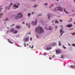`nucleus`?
Listing matches in <instances>:
<instances>
[{"label": "nucleus", "mask_w": 75, "mask_h": 75, "mask_svg": "<svg viewBox=\"0 0 75 75\" xmlns=\"http://www.w3.org/2000/svg\"><path fill=\"white\" fill-rule=\"evenodd\" d=\"M1 10H0V12H1Z\"/></svg>", "instance_id": "0e129e2a"}, {"label": "nucleus", "mask_w": 75, "mask_h": 75, "mask_svg": "<svg viewBox=\"0 0 75 75\" xmlns=\"http://www.w3.org/2000/svg\"><path fill=\"white\" fill-rule=\"evenodd\" d=\"M46 55V53L45 52L44 53V55Z\"/></svg>", "instance_id": "ea45409f"}, {"label": "nucleus", "mask_w": 75, "mask_h": 75, "mask_svg": "<svg viewBox=\"0 0 75 75\" xmlns=\"http://www.w3.org/2000/svg\"><path fill=\"white\" fill-rule=\"evenodd\" d=\"M18 5H16V4H14V6H13V8L15 9L16 8H18Z\"/></svg>", "instance_id": "6e6552de"}, {"label": "nucleus", "mask_w": 75, "mask_h": 75, "mask_svg": "<svg viewBox=\"0 0 75 75\" xmlns=\"http://www.w3.org/2000/svg\"><path fill=\"white\" fill-rule=\"evenodd\" d=\"M71 34H72V35H74L75 34V33H71Z\"/></svg>", "instance_id": "bb28decb"}, {"label": "nucleus", "mask_w": 75, "mask_h": 75, "mask_svg": "<svg viewBox=\"0 0 75 75\" xmlns=\"http://www.w3.org/2000/svg\"><path fill=\"white\" fill-rule=\"evenodd\" d=\"M55 45H56V43L55 42L48 45H47V50H51L52 48L51 47H54V46H55Z\"/></svg>", "instance_id": "f03ea898"}, {"label": "nucleus", "mask_w": 75, "mask_h": 75, "mask_svg": "<svg viewBox=\"0 0 75 75\" xmlns=\"http://www.w3.org/2000/svg\"><path fill=\"white\" fill-rule=\"evenodd\" d=\"M57 9L58 11H63V8H62V7L57 6Z\"/></svg>", "instance_id": "20e7f679"}, {"label": "nucleus", "mask_w": 75, "mask_h": 75, "mask_svg": "<svg viewBox=\"0 0 75 75\" xmlns=\"http://www.w3.org/2000/svg\"><path fill=\"white\" fill-rule=\"evenodd\" d=\"M22 16H23V15L21 14V13L18 14L16 16V19H20V18H21Z\"/></svg>", "instance_id": "7ed1b4c3"}, {"label": "nucleus", "mask_w": 75, "mask_h": 75, "mask_svg": "<svg viewBox=\"0 0 75 75\" xmlns=\"http://www.w3.org/2000/svg\"><path fill=\"white\" fill-rule=\"evenodd\" d=\"M53 6V5H52V4H51V6H50V8H51Z\"/></svg>", "instance_id": "7c9ffc66"}, {"label": "nucleus", "mask_w": 75, "mask_h": 75, "mask_svg": "<svg viewBox=\"0 0 75 75\" xmlns=\"http://www.w3.org/2000/svg\"><path fill=\"white\" fill-rule=\"evenodd\" d=\"M42 14H39L38 16H42Z\"/></svg>", "instance_id": "2f4dec72"}, {"label": "nucleus", "mask_w": 75, "mask_h": 75, "mask_svg": "<svg viewBox=\"0 0 75 75\" xmlns=\"http://www.w3.org/2000/svg\"><path fill=\"white\" fill-rule=\"evenodd\" d=\"M64 12H65V13H67V14H69V12H68L66 11L65 10V8H64Z\"/></svg>", "instance_id": "dca6fc26"}, {"label": "nucleus", "mask_w": 75, "mask_h": 75, "mask_svg": "<svg viewBox=\"0 0 75 75\" xmlns=\"http://www.w3.org/2000/svg\"><path fill=\"white\" fill-rule=\"evenodd\" d=\"M54 28H56V29L55 30V31H56L57 29V27H54Z\"/></svg>", "instance_id": "a19ab883"}, {"label": "nucleus", "mask_w": 75, "mask_h": 75, "mask_svg": "<svg viewBox=\"0 0 75 75\" xmlns=\"http://www.w3.org/2000/svg\"><path fill=\"white\" fill-rule=\"evenodd\" d=\"M10 7L11 6H7L6 7V8H7V9H8V10H10Z\"/></svg>", "instance_id": "aec40b11"}, {"label": "nucleus", "mask_w": 75, "mask_h": 75, "mask_svg": "<svg viewBox=\"0 0 75 75\" xmlns=\"http://www.w3.org/2000/svg\"><path fill=\"white\" fill-rule=\"evenodd\" d=\"M37 38H39V36H38L37 35Z\"/></svg>", "instance_id": "8fccbe9b"}, {"label": "nucleus", "mask_w": 75, "mask_h": 75, "mask_svg": "<svg viewBox=\"0 0 75 75\" xmlns=\"http://www.w3.org/2000/svg\"><path fill=\"white\" fill-rule=\"evenodd\" d=\"M55 20H54L53 21H52V23H54V21H55Z\"/></svg>", "instance_id": "c03bdc74"}, {"label": "nucleus", "mask_w": 75, "mask_h": 75, "mask_svg": "<svg viewBox=\"0 0 75 75\" xmlns=\"http://www.w3.org/2000/svg\"><path fill=\"white\" fill-rule=\"evenodd\" d=\"M37 24V20L36 19V20L35 21V22L32 21L31 24L33 25H35Z\"/></svg>", "instance_id": "39448f33"}, {"label": "nucleus", "mask_w": 75, "mask_h": 75, "mask_svg": "<svg viewBox=\"0 0 75 75\" xmlns=\"http://www.w3.org/2000/svg\"><path fill=\"white\" fill-rule=\"evenodd\" d=\"M72 46L75 47V44H72Z\"/></svg>", "instance_id": "473e14b6"}, {"label": "nucleus", "mask_w": 75, "mask_h": 75, "mask_svg": "<svg viewBox=\"0 0 75 75\" xmlns=\"http://www.w3.org/2000/svg\"><path fill=\"white\" fill-rule=\"evenodd\" d=\"M57 20H57L55 21V23H59V22H58V21H57Z\"/></svg>", "instance_id": "5701e85b"}, {"label": "nucleus", "mask_w": 75, "mask_h": 75, "mask_svg": "<svg viewBox=\"0 0 75 75\" xmlns=\"http://www.w3.org/2000/svg\"><path fill=\"white\" fill-rule=\"evenodd\" d=\"M18 32V31L17 30H15L13 32L14 34H17Z\"/></svg>", "instance_id": "ddd939ff"}, {"label": "nucleus", "mask_w": 75, "mask_h": 75, "mask_svg": "<svg viewBox=\"0 0 75 75\" xmlns=\"http://www.w3.org/2000/svg\"><path fill=\"white\" fill-rule=\"evenodd\" d=\"M30 48H31V46H30Z\"/></svg>", "instance_id": "69168bd1"}, {"label": "nucleus", "mask_w": 75, "mask_h": 75, "mask_svg": "<svg viewBox=\"0 0 75 75\" xmlns=\"http://www.w3.org/2000/svg\"><path fill=\"white\" fill-rule=\"evenodd\" d=\"M45 5H46V6H47V3H45Z\"/></svg>", "instance_id": "603ef678"}, {"label": "nucleus", "mask_w": 75, "mask_h": 75, "mask_svg": "<svg viewBox=\"0 0 75 75\" xmlns=\"http://www.w3.org/2000/svg\"><path fill=\"white\" fill-rule=\"evenodd\" d=\"M52 10L53 11H55V12H57V7L55 8L54 9H52Z\"/></svg>", "instance_id": "9b49d317"}, {"label": "nucleus", "mask_w": 75, "mask_h": 75, "mask_svg": "<svg viewBox=\"0 0 75 75\" xmlns=\"http://www.w3.org/2000/svg\"><path fill=\"white\" fill-rule=\"evenodd\" d=\"M57 1H59V0H56Z\"/></svg>", "instance_id": "052dcab7"}, {"label": "nucleus", "mask_w": 75, "mask_h": 75, "mask_svg": "<svg viewBox=\"0 0 75 75\" xmlns=\"http://www.w3.org/2000/svg\"><path fill=\"white\" fill-rule=\"evenodd\" d=\"M33 47H34V46L32 45V47H31V48H32V49H33Z\"/></svg>", "instance_id": "e433bc0d"}, {"label": "nucleus", "mask_w": 75, "mask_h": 75, "mask_svg": "<svg viewBox=\"0 0 75 75\" xmlns=\"http://www.w3.org/2000/svg\"><path fill=\"white\" fill-rule=\"evenodd\" d=\"M14 30V28H11V32H13V31Z\"/></svg>", "instance_id": "f3484780"}, {"label": "nucleus", "mask_w": 75, "mask_h": 75, "mask_svg": "<svg viewBox=\"0 0 75 75\" xmlns=\"http://www.w3.org/2000/svg\"><path fill=\"white\" fill-rule=\"evenodd\" d=\"M24 45H25V47H26V44H25V43H24Z\"/></svg>", "instance_id": "58836bf2"}, {"label": "nucleus", "mask_w": 75, "mask_h": 75, "mask_svg": "<svg viewBox=\"0 0 75 75\" xmlns=\"http://www.w3.org/2000/svg\"><path fill=\"white\" fill-rule=\"evenodd\" d=\"M30 40H31V41H32V37H31L30 38Z\"/></svg>", "instance_id": "79ce46f5"}, {"label": "nucleus", "mask_w": 75, "mask_h": 75, "mask_svg": "<svg viewBox=\"0 0 75 75\" xmlns=\"http://www.w3.org/2000/svg\"><path fill=\"white\" fill-rule=\"evenodd\" d=\"M3 13H0V18H1V17H2V15H3Z\"/></svg>", "instance_id": "6ab92c4d"}, {"label": "nucleus", "mask_w": 75, "mask_h": 75, "mask_svg": "<svg viewBox=\"0 0 75 75\" xmlns=\"http://www.w3.org/2000/svg\"><path fill=\"white\" fill-rule=\"evenodd\" d=\"M26 25H28V23H26Z\"/></svg>", "instance_id": "5fc2aeb1"}, {"label": "nucleus", "mask_w": 75, "mask_h": 75, "mask_svg": "<svg viewBox=\"0 0 75 75\" xmlns=\"http://www.w3.org/2000/svg\"><path fill=\"white\" fill-rule=\"evenodd\" d=\"M31 34V33H28V34Z\"/></svg>", "instance_id": "49530a36"}, {"label": "nucleus", "mask_w": 75, "mask_h": 75, "mask_svg": "<svg viewBox=\"0 0 75 75\" xmlns=\"http://www.w3.org/2000/svg\"><path fill=\"white\" fill-rule=\"evenodd\" d=\"M0 7H0V9H1V10H2V9H1V8H0Z\"/></svg>", "instance_id": "338daca9"}, {"label": "nucleus", "mask_w": 75, "mask_h": 75, "mask_svg": "<svg viewBox=\"0 0 75 75\" xmlns=\"http://www.w3.org/2000/svg\"><path fill=\"white\" fill-rule=\"evenodd\" d=\"M59 46H61V42H60V41H59Z\"/></svg>", "instance_id": "4be33fe9"}, {"label": "nucleus", "mask_w": 75, "mask_h": 75, "mask_svg": "<svg viewBox=\"0 0 75 75\" xmlns=\"http://www.w3.org/2000/svg\"><path fill=\"white\" fill-rule=\"evenodd\" d=\"M62 46H63V48H64V49H66V48H67V47H65V46H64V45H63Z\"/></svg>", "instance_id": "a878e982"}, {"label": "nucleus", "mask_w": 75, "mask_h": 75, "mask_svg": "<svg viewBox=\"0 0 75 75\" xmlns=\"http://www.w3.org/2000/svg\"><path fill=\"white\" fill-rule=\"evenodd\" d=\"M9 20V19L8 18H6V21H8Z\"/></svg>", "instance_id": "b1692460"}, {"label": "nucleus", "mask_w": 75, "mask_h": 75, "mask_svg": "<svg viewBox=\"0 0 75 75\" xmlns=\"http://www.w3.org/2000/svg\"><path fill=\"white\" fill-rule=\"evenodd\" d=\"M49 59H51V58L50 57H49Z\"/></svg>", "instance_id": "3c124183"}, {"label": "nucleus", "mask_w": 75, "mask_h": 75, "mask_svg": "<svg viewBox=\"0 0 75 75\" xmlns=\"http://www.w3.org/2000/svg\"><path fill=\"white\" fill-rule=\"evenodd\" d=\"M36 7H37V5H35V6H33V7H34L35 8H36Z\"/></svg>", "instance_id": "393cba45"}, {"label": "nucleus", "mask_w": 75, "mask_h": 75, "mask_svg": "<svg viewBox=\"0 0 75 75\" xmlns=\"http://www.w3.org/2000/svg\"><path fill=\"white\" fill-rule=\"evenodd\" d=\"M9 31V30H7L6 32V33L7 34L8 33V32Z\"/></svg>", "instance_id": "37998d69"}, {"label": "nucleus", "mask_w": 75, "mask_h": 75, "mask_svg": "<svg viewBox=\"0 0 75 75\" xmlns=\"http://www.w3.org/2000/svg\"><path fill=\"white\" fill-rule=\"evenodd\" d=\"M70 21H69V22H70Z\"/></svg>", "instance_id": "680f3d73"}, {"label": "nucleus", "mask_w": 75, "mask_h": 75, "mask_svg": "<svg viewBox=\"0 0 75 75\" xmlns=\"http://www.w3.org/2000/svg\"><path fill=\"white\" fill-rule=\"evenodd\" d=\"M48 29H49V30H52V29L51 28V26H49V28Z\"/></svg>", "instance_id": "a211bd4d"}, {"label": "nucleus", "mask_w": 75, "mask_h": 75, "mask_svg": "<svg viewBox=\"0 0 75 75\" xmlns=\"http://www.w3.org/2000/svg\"><path fill=\"white\" fill-rule=\"evenodd\" d=\"M59 21H61V23H62V22L63 21H62V20H59Z\"/></svg>", "instance_id": "72a5a7b5"}, {"label": "nucleus", "mask_w": 75, "mask_h": 75, "mask_svg": "<svg viewBox=\"0 0 75 75\" xmlns=\"http://www.w3.org/2000/svg\"><path fill=\"white\" fill-rule=\"evenodd\" d=\"M7 41H8V42H9L11 44H13V42H11L9 39H7Z\"/></svg>", "instance_id": "4468645a"}, {"label": "nucleus", "mask_w": 75, "mask_h": 75, "mask_svg": "<svg viewBox=\"0 0 75 75\" xmlns=\"http://www.w3.org/2000/svg\"><path fill=\"white\" fill-rule=\"evenodd\" d=\"M17 47H19L18 45H17Z\"/></svg>", "instance_id": "774afa93"}, {"label": "nucleus", "mask_w": 75, "mask_h": 75, "mask_svg": "<svg viewBox=\"0 0 75 75\" xmlns=\"http://www.w3.org/2000/svg\"><path fill=\"white\" fill-rule=\"evenodd\" d=\"M13 5V4H10V5H9L10 7H11V6Z\"/></svg>", "instance_id": "c9c22d12"}, {"label": "nucleus", "mask_w": 75, "mask_h": 75, "mask_svg": "<svg viewBox=\"0 0 75 75\" xmlns=\"http://www.w3.org/2000/svg\"><path fill=\"white\" fill-rule=\"evenodd\" d=\"M29 40V37H27L25 39V42H27Z\"/></svg>", "instance_id": "1a4fd4ad"}, {"label": "nucleus", "mask_w": 75, "mask_h": 75, "mask_svg": "<svg viewBox=\"0 0 75 75\" xmlns=\"http://www.w3.org/2000/svg\"><path fill=\"white\" fill-rule=\"evenodd\" d=\"M47 16L48 17L47 18L48 20H50L51 17V13L48 14Z\"/></svg>", "instance_id": "423d86ee"}, {"label": "nucleus", "mask_w": 75, "mask_h": 75, "mask_svg": "<svg viewBox=\"0 0 75 75\" xmlns=\"http://www.w3.org/2000/svg\"><path fill=\"white\" fill-rule=\"evenodd\" d=\"M68 26H69V28H70V27H71L72 26V24H68Z\"/></svg>", "instance_id": "2eb2a0df"}, {"label": "nucleus", "mask_w": 75, "mask_h": 75, "mask_svg": "<svg viewBox=\"0 0 75 75\" xmlns=\"http://www.w3.org/2000/svg\"><path fill=\"white\" fill-rule=\"evenodd\" d=\"M71 68H75V66L73 65H71Z\"/></svg>", "instance_id": "412c9836"}, {"label": "nucleus", "mask_w": 75, "mask_h": 75, "mask_svg": "<svg viewBox=\"0 0 75 75\" xmlns=\"http://www.w3.org/2000/svg\"><path fill=\"white\" fill-rule=\"evenodd\" d=\"M65 33V32H64V30H63V33Z\"/></svg>", "instance_id": "de8ad7c7"}, {"label": "nucleus", "mask_w": 75, "mask_h": 75, "mask_svg": "<svg viewBox=\"0 0 75 75\" xmlns=\"http://www.w3.org/2000/svg\"><path fill=\"white\" fill-rule=\"evenodd\" d=\"M28 28H30V23H29V24L28 26Z\"/></svg>", "instance_id": "c85d7f7f"}, {"label": "nucleus", "mask_w": 75, "mask_h": 75, "mask_svg": "<svg viewBox=\"0 0 75 75\" xmlns=\"http://www.w3.org/2000/svg\"><path fill=\"white\" fill-rule=\"evenodd\" d=\"M74 30V28H70V29H69V30Z\"/></svg>", "instance_id": "c756f323"}, {"label": "nucleus", "mask_w": 75, "mask_h": 75, "mask_svg": "<svg viewBox=\"0 0 75 75\" xmlns=\"http://www.w3.org/2000/svg\"><path fill=\"white\" fill-rule=\"evenodd\" d=\"M72 12H75V10H73Z\"/></svg>", "instance_id": "4c0bfd02"}, {"label": "nucleus", "mask_w": 75, "mask_h": 75, "mask_svg": "<svg viewBox=\"0 0 75 75\" xmlns=\"http://www.w3.org/2000/svg\"><path fill=\"white\" fill-rule=\"evenodd\" d=\"M21 28L20 27V26L19 25H17L16 27V28H17V29H20Z\"/></svg>", "instance_id": "f8f14e48"}, {"label": "nucleus", "mask_w": 75, "mask_h": 75, "mask_svg": "<svg viewBox=\"0 0 75 75\" xmlns=\"http://www.w3.org/2000/svg\"><path fill=\"white\" fill-rule=\"evenodd\" d=\"M35 31L36 33H40L41 34L44 32V30L41 27H39V28H37L35 29Z\"/></svg>", "instance_id": "f257e3e1"}, {"label": "nucleus", "mask_w": 75, "mask_h": 75, "mask_svg": "<svg viewBox=\"0 0 75 75\" xmlns=\"http://www.w3.org/2000/svg\"><path fill=\"white\" fill-rule=\"evenodd\" d=\"M14 25H15L14 24H13L12 25H11V27H13V26H14Z\"/></svg>", "instance_id": "f704fd0d"}, {"label": "nucleus", "mask_w": 75, "mask_h": 75, "mask_svg": "<svg viewBox=\"0 0 75 75\" xmlns=\"http://www.w3.org/2000/svg\"><path fill=\"white\" fill-rule=\"evenodd\" d=\"M69 26H68V25H67L66 26V27H68Z\"/></svg>", "instance_id": "09e8293b"}, {"label": "nucleus", "mask_w": 75, "mask_h": 75, "mask_svg": "<svg viewBox=\"0 0 75 75\" xmlns=\"http://www.w3.org/2000/svg\"><path fill=\"white\" fill-rule=\"evenodd\" d=\"M32 14H34V13L33 12H32Z\"/></svg>", "instance_id": "13d9d810"}, {"label": "nucleus", "mask_w": 75, "mask_h": 75, "mask_svg": "<svg viewBox=\"0 0 75 75\" xmlns=\"http://www.w3.org/2000/svg\"><path fill=\"white\" fill-rule=\"evenodd\" d=\"M71 20H72V18H71Z\"/></svg>", "instance_id": "4d7b16f0"}, {"label": "nucleus", "mask_w": 75, "mask_h": 75, "mask_svg": "<svg viewBox=\"0 0 75 75\" xmlns=\"http://www.w3.org/2000/svg\"><path fill=\"white\" fill-rule=\"evenodd\" d=\"M27 46H28V44H27Z\"/></svg>", "instance_id": "bf43d9fd"}, {"label": "nucleus", "mask_w": 75, "mask_h": 75, "mask_svg": "<svg viewBox=\"0 0 75 75\" xmlns=\"http://www.w3.org/2000/svg\"><path fill=\"white\" fill-rule=\"evenodd\" d=\"M23 24H24V22H23Z\"/></svg>", "instance_id": "e2e57ef3"}, {"label": "nucleus", "mask_w": 75, "mask_h": 75, "mask_svg": "<svg viewBox=\"0 0 75 75\" xmlns=\"http://www.w3.org/2000/svg\"><path fill=\"white\" fill-rule=\"evenodd\" d=\"M54 57H55V55H54L53 57H52V58H54Z\"/></svg>", "instance_id": "864d4df0"}, {"label": "nucleus", "mask_w": 75, "mask_h": 75, "mask_svg": "<svg viewBox=\"0 0 75 75\" xmlns=\"http://www.w3.org/2000/svg\"><path fill=\"white\" fill-rule=\"evenodd\" d=\"M31 15V13H28V17H30V15Z\"/></svg>", "instance_id": "cd10ccee"}, {"label": "nucleus", "mask_w": 75, "mask_h": 75, "mask_svg": "<svg viewBox=\"0 0 75 75\" xmlns=\"http://www.w3.org/2000/svg\"><path fill=\"white\" fill-rule=\"evenodd\" d=\"M63 30L62 29H61L60 30V34H61V36H62V34H63Z\"/></svg>", "instance_id": "9d476101"}, {"label": "nucleus", "mask_w": 75, "mask_h": 75, "mask_svg": "<svg viewBox=\"0 0 75 75\" xmlns=\"http://www.w3.org/2000/svg\"><path fill=\"white\" fill-rule=\"evenodd\" d=\"M56 52L57 54H60L61 52V51L59 50H57L56 51Z\"/></svg>", "instance_id": "0eeeda50"}, {"label": "nucleus", "mask_w": 75, "mask_h": 75, "mask_svg": "<svg viewBox=\"0 0 75 75\" xmlns=\"http://www.w3.org/2000/svg\"><path fill=\"white\" fill-rule=\"evenodd\" d=\"M69 46H71V45L70 44H69Z\"/></svg>", "instance_id": "6e6d98bb"}, {"label": "nucleus", "mask_w": 75, "mask_h": 75, "mask_svg": "<svg viewBox=\"0 0 75 75\" xmlns=\"http://www.w3.org/2000/svg\"><path fill=\"white\" fill-rule=\"evenodd\" d=\"M61 58H64V57H63V56L61 57Z\"/></svg>", "instance_id": "a18cd8bd"}]
</instances>
